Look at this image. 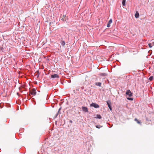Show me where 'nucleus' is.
Here are the masks:
<instances>
[{
	"label": "nucleus",
	"mask_w": 154,
	"mask_h": 154,
	"mask_svg": "<svg viewBox=\"0 0 154 154\" xmlns=\"http://www.w3.org/2000/svg\"><path fill=\"white\" fill-rule=\"evenodd\" d=\"M125 94L130 97L132 96L133 94L129 90H127Z\"/></svg>",
	"instance_id": "obj_4"
},
{
	"label": "nucleus",
	"mask_w": 154,
	"mask_h": 154,
	"mask_svg": "<svg viewBox=\"0 0 154 154\" xmlns=\"http://www.w3.org/2000/svg\"><path fill=\"white\" fill-rule=\"evenodd\" d=\"M65 16H66V15H65L64 16V15H63V17H65Z\"/></svg>",
	"instance_id": "obj_26"
},
{
	"label": "nucleus",
	"mask_w": 154,
	"mask_h": 154,
	"mask_svg": "<svg viewBox=\"0 0 154 154\" xmlns=\"http://www.w3.org/2000/svg\"><path fill=\"white\" fill-rule=\"evenodd\" d=\"M90 106L93 107L95 108H98L100 107L99 106L98 104L94 103H91Z\"/></svg>",
	"instance_id": "obj_2"
},
{
	"label": "nucleus",
	"mask_w": 154,
	"mask_h": 154,
	"mask_svg": "<svg viewBox=\"0 0 154 154\" xmlns=\"http://www.w3.org/2000/svg\"><path fill=\"white\" fill-rule=\"evenodd\" d=\"M96 85L98 86L99 87L101 86V83L100 82H96L95 83Z\"/></svg>",
	"instance_id": "obj_8"
},
{
	"label": "nucleus",
	"mask_w": 154,
	"mask_h": 154,
	"mask_svg": "<svg viewBox=\"0 0 154 154\" xmlns=\"http://www.w3.org/2000/svg\"><path fill=\"white\" fill-rule=\"evenodd\" d=\"M134 120L135 121L137 122V123H138V124L141 123V122L139 121V120H138L137 119L135 118L134 119Z\"/></svg>",
	"instance_id": "obj_13"
},
{
	"label": "nucleus",
	"mask_w": 154,
	"mask_h": 154,
	"mask_svg": "<svg viewBox=\"0 0 154 154\" xmlns=\"http://www.w3.org/2000/svg\"><path fill=\"white\" fill-rule=\"evenodd\" d=\"M151 43L152 46L154 45V42H152Z\"/></svg>",
	"instance_id": "obj_22"
},
{
	"label": "nucleus",
	"mask_w": 154,
	"mask_h": 154,
	"mask_svg": "<svg viewBox=\"0 0 154 154\" xmlns=\"http://www.w3.org/2000/svg\"><path fill=\"white\" fill-rule=\"evenodd\" d=\"M112 22V20L111 19H110V20H109L108 21L107 25V27H109L110 26V24H111Z\"/></svg>",
	"instance_id": "obj_7"
},
{
	"label": "nucleus",
	"mask_w": 154,
	"mask_h": 154,
	"mask_svg": "<svg viewBox=\"0 0 154 154\" xmlns=\"http://www.w3.org/2000/svg\"><path fill=\"white\" fill-rule=\"evenodd\" d=\"M76 90H77V91H79V89H78H78L76 88Z\"/></svg>",
	"instance_id": "obj_25"
},
{
	"label": "nucleus",
	"mask_w": 154,
	"mask_h": 154,
	"mask_svg": "<svg viewBox=\"0 0 154 154\" xmlns=\"http://www.w3.org/2000/svg\"><path fill=\"white\" fill-rule=\"evenodd\" d=\"M82 111L85 112H88V109L87 107L82 106Z\"/></svg>",
	"instance_id": "obj_5"
},
{
	"label": "nucleus",
	"mask_w": 154,
	"mask_h": 154,
	"mask_svg": "<svg viewBox=\"0 0 154 154\" xmlns=\"http://www.w3.org/2000/svg\"><path fill=\"white\" fill-rule=\"evenodd\" d=\"M148 45V46H149V47L150 48H152V45H151V43H149Z\"/></svg>",
	"instance_id": "obj_18"
},
{
	"label": "nucleus",
	"mask_w": 154,
	"mask_h": 154,
	"mask_svg": "<svg viewBox=\"0 0 154 154\" xmlns=\"http://www.w3.org/2000/svg\"><path fill=\"white\" fill-rule=\"evenodd\" d=\"M95 118H97L99 119H101L102 118V117L99 114H97L96 115V117H95Z\"/></svg>",
	"instance_id": "obj_10"
},
{
	"label": "nucleus",
	"mask_w": 154,
	"mask_h": 154,
	"mask_svg": "<svg viewBox=\"0 0 154 154\" xmlns=\"http://www.w3.org/2000/svg\"><path fill=\"white\" fill-rule=\"evenodd\" d=\"M153 76H150L149 77V79L150 81H152L153 80Z\"/></svg>",
	"instance_id": "obj_14"
},
{
	"label": "nucleus",
	"mask_w": 154,
	"mask_h": 154,
	"mask_svg": "<svg viewBox=\"0 0 154 154\" xmlns=\"http://www.w3.org/2000/svg\"><path fill=\"white\" fill-rule=\"evenodd\" d=\"M60 43L61 45L63 46H64L65 45V42L64 41H61L60 42Z\"/></svg>",
	"instance_id": "obj_11"
},
{
	"label": "nucleus",
	"mask_w": 154,
	"mask_h": 154,
	"mask_svg": "<svg viewBox=\"0 0 154 154\" xmlns=\"http://www.w3.org/2000/svg\"><path fill=\"white\" fill-rule=\"evenodd\" d=\"M36 90L35 88H33L31 91H30V94L33 95H36Z\"/></svg>",
	"instance_id": "obj_3"
},
{
	"label": "nucleus",
	"mask_w": 154,
	"mask_h": 154,
	"mask_svg": "<svg viewBox=\"0 0 154 154\" xmlns=\"http://www.w3.org/2000/svg\"><path fill=\"white\" fill-rule=\"evenodd\" d=\"M96 127L98 128H100V127H102V126H100V125H96Z\"/></svg>",
	"instance_id": "obj_17"
},
{
	"label": "nucleus",
	"mask_w": 154,
	"mask_h": 154,
	"mask_svg": "<svg viewBox=\"0 0 154 154\" xmlns=\"http://www.w3.org/2000/svg\"><path fill=\"white\" fill-rule=\"evenodd\" d=\"M135 16L136 18H137L139 17V14L138 12L137 11L136 12V13L135 14Z\"/></svg>",
	"instance_id": "obj_9"
},
{
	"label": "nucleus",
	"mask_w": 154,
	"mask_h": 154,
	"mask_svg": "<svg viewBox=\"0 0 154 154\" xmlns=\"http://www.w3.org/2000/svg\"><path fill=\"white\" fill-rule=\"evenodd\" d=\"M85 88V87H84V86H82L81 87V88L82 90H83V89H84Z\"/></svg>",
	"instance_id": "obj_19"
},
{
	"label": "nucleus",
	"mask_w": 154,
	"mask_h": 154,
	"mask_svg": "<svg viewBox=\"0 0 154 154\" xmlns=\"http://www.w3.org/2000/svg\"><path fill=\"white\" fill-rule=\"evenodd\" d=\"M29 96H30V95H29V96H28V98H29L28 99L29 100L30 99V98H31L30 97H29Z\"/></svg>",
	"instance_id": "obj_23"
},
{
	"label": "nucleus",
	"mask_w": 154,
	"mask_h": 154,
	"mask_svg": "<svg viewBox=\"0 0 154 154\" xmlns=\"http://www.w3.org/2000/svg\"><path fill=\"white\" fill-rule=\"evenodd\" d=\"M106 75V73H101L100 74V75L102 76H105Z\"/></svg>",
	"instance_id": "obj_15"
},
{
	"label": "nucleus",
	"mask_w": 154,
	"mask_h": 154,
	"mask_svg": "<svg viewBox=\"0 0 154 154\" xmlns=\"http://www.w3.org/2000/svg\"><path fill=\"white\" fill-rule=\"evenodd\" d=\"M65 16H66V15H65L64 16V15H63V17H65Z\"/></svg>",
	"instance_id": "obj_27"
},
{
	"label": "nucleus",
	"mask_w": 154,
	"mask_h": 154,
	"mask_svg": "<svg viewBox=\"0 0 154 154\" xmlns=\"http://www.w3.org/2000/svg\"><path fill=\"white\" fill-rule=\"evenodd\" d=\"M127 99L129 100H133V98L131 97H127Z\"/></svg>",
	"instance_id": "obj_16"
},
{
	"label": "nucleus",
	"mask_w": 154,
	"mask_h": 154,
	"mask_svg": "<svg viewBox=\"0 0 154 154\" xmlns=\"http://www.w3.org/2000/svg\"><path fill=\"white\" fill-rule=\"evenodd\" d=\"M126 0H122V5L123 6H125V5Z\"/></svg>",
	"instance_id": "obj_12"
},
{
	"label": "nucleus",
	"mask_w": 154,
	"mask_h": 154,
	"mask_svg": "<svg viewBox=\"0 0 154 154\" xmlns=\"http://www.w3.org/2000/svg\"><path fill=\"white\" fill-rule=\"evenodd\" d=\"M61 109V108H60L59 109L58 111V112H57V113H59V112H60V110Z\"/></svg>",
	"instance_id": "obj_20"
},
{
	"label": "nucleus",
	"mask_w": 154,
	"mask_h": 154,
	"mask_svg": "<svg viewBox=\"0 0 154 154\" xmlns=\"http://www.w3.org/2000/svg\"><path fill=\"white\" fill-rule=\"evenodd\" d=\"M72 121L71 120H70V122H71V123H72Z\"/></svg>",
	"instance_id": "obj_24"
},
{
	"label": "nucleus",
	"mask_w": 154,
	"mask_h": 154,
	"mask_svg": "<svg viewBox=\"0 0 154 154\" xmlns=\"http://www.w3.org/2000/svg\"><path fill=\"white\" fill-rule=\"evenodd\" d=\"M58 113H57L55 115V118H56L57 117V116H58Z\"/></svg>",
	"instance_id": "obj_21"
},
{
	"label": "nucleus",
	"mask_w": 154,
	"mask_h": 154,
	"mask_svg": "<svg viewBox=\"0 0 154 154\" xmlns=\"http://www.w3.org/2000/svg\"><path fill=\"white\" fill-rule=\"evenodd\" d=\"M51 78L53 79H55L56 78H59V76L57 74H54L51 75Z\"/></svg>",
	"instance_id": "obj_6"
},
{
	"label": "nucleus",
	"mask_w": 154,
	"mask_h": 154,
	"mask_svg": "<svg viewBox=\"0 0 154 154\" xmlns=\"http://www.w3.org/2000/svg\"><path fill=\"white\" fill-rule=\"evenodd\" d=\"M106 102L109 109L111 111L112 110V108L111 106V101L110 100H108L106 101Z\"/></svg>",
	"instance_id": "obj_1"
}]
</instances>
